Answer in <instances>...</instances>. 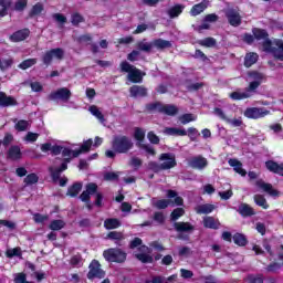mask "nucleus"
<instances>
[{
	"instance_id": "12",
	"label": "nucleus",
	"mask_w": 283,
	"mask_h": 283,
	"mask_svg": "<svg viewBox=\"0 0 283 283\" xmlns=\"http://www.w3.org/2000/svg\"><path fill=\"white\" fill-rule=\"evenodd\" d=\"M70 96H72V93L70 92V90L63 87L51 93L49 98L50 101H70Z\"/></svg>"
},
{
	"instance_id": "29",
	"label": "nucleus",
	"mask_w": 283,
	"mask_h": 283,
	"mask_svg": "<svg viewBox=\"0 0 283 283\" xmlns=\"http://www.w3.org/2000/svg\"><path fill=\"white\" fill-rule=\"evenodd\" d=\"M239 213H241V216H254L255 211H253V208H251L249 205L242 203L239 207Z\"/></svg>"
},
{
	"instance_id": "40",
	"label": "nucleus",
	"mask_w": 283,
	"mask_h": 283,
	"mask_svg": "<svg viewBox=\"0 0 283 283\" xmlns=\"http://www.w3.org/2000/svg\"><path fill=\"white\" fill-rule=\"evenodd\" d=\"M12 1L10 0H0V17H6L8 8H10Z\"/></svg>"
},
{
	"instance_id": "35",
	"label": "nucleus",
	"mask_w": 283,
	"mask_h": 283,
	"mask_svg": "<svg viewBox=\"0 0 283 283\" xmlns=\"http://www.w3.org/2000/svg\"><path fill=\"white\" fill-rule=\"evenodd\" d=\"M88 112H91V114H92L93 116H95V118H96L97 120H99L101 123H105V117H103V113H101V111L98 109V107H96V106H91V107L88 108Z\"/></svg>"
},
{
	"instance_id": "61",
	"label": "nucleus",
	"mask_w": 283,
	"mask_h": 283,
	"mask_svg": "<svg viewBox=\"0 0 283 283\" xmlns=\"http://www.w3.org/2000/svg\"><path fill=\"white\" fill-rule=\"evenodd\" d=\"M139 56H140L139 51H133L132 53L128 54L127 59L128 61H138Z\"/></svg>"
},
{
	"instance_id": "50",
	"label": "nucleus",
	"mask_w": 283,
	"mask_h": 283,
	"mask_svg": "<svg viewBox=\"0 0 283 283\" xmlns=\"http://www.w3.org/2000/svg\"><path fill=\"white\" fill-rule=\"evenodd\" d=\"M185 216V209L177 208L171 212V220H178V218H182Z\"/></svg>"
},
{
	"instance_id": "25",
	"label": "nucleus",
	"mask_w": 283,
	"mask_h": 283,
	"mask_svg": "<svg viewBox=\"0 0 283 283\" xmlns=\"http://www.w3.org/2000/svg\"><path fill=\"white\" fill-rule=\"evenodd\" d=\"M164 134H167V136H187V130L182 128H165Z\"/></svg>"
},
{
	"instance_id": "16",
	"label": "nucleus",
	"mask_w": 283,
	"mask_h": 283,
	"mask_svg": "<svg viewBox=\"0 0 283 283\" xmlns=\"http://www.w3.org/2000/svg\"><path fill=\"white\" fill-rule=\"evenodd\" d=\"M96 189H98L96 184H88L86 186V191H83L80 196L82 202H87L90 200V196H94V193H96Z\"/></svg>"
},
{
	"instance_id": "10",
	"label": "nucleus",
	"mask_w": 283,
	"mask_h": 283,
	"mask_svg": "<svg viewBox=\"0 0 283 283\" xmlns=\"http://www.w3.org/2000/svg\"><path fill=\"white\" fill-rule=\"evenodd\" d=\"M269 114H271V112L266 108L250 107L245 109L244 117L258 119L264 118V116H269Z\"/></svg>"
},
{
	"instance_id": "2",
	"label": "nucleus",
	"mask_w": 283,
	"mask_h": 283,
	"mask_svg": "<svg viewBox=\"0 0 283 283\" xmlns=\"http://www.w3.org/2000/svg\"><path fill=\"white\" fill-rule=\"evenodd\" d=\"M253 35L245 34L243 41L245 43H253V41H261L262 42V50L264 52H271L274 59L277 61H283V40L275 39L273 41L269 40V33H266L263 29H253Z\"/></svg>"
},
{
	"instance_id": "54",
	"label": "nucleus",
	"mask_w": 283,
	"mask_h": 283,
	"mask_svg": "<svg viewBox=\"0 0 283 283\" xmlns=\"http://www.w3.org/2000/svg\"><path fill=\"white\" fill-rule=\"evenodd\" d=\"M33 220H34V222H38V224H43V222H45V220H48V216L36 213L33 216Z\"/></svg>"
},
{
	"instance_id": "47",
	"label": "nucleus",
	"mask_w": 283,
	"mask_h": 283,
	"mask_svg": "<svg viewBox=\"0 0 283 283\" xmlns=\"http://www.w3.org/2000/svg\"><path fill=\"white\" fill-rule=\"evenodd\" d=\"M28 127H30V123L28 120H19L15 124V129L18 132H25V129H28Z\"/></svg>"
},
{
	"instance_id": "18",
	"label": "nucleus",
	"mask_w": 283,
	"mask_h": 283,
	"mask_svg": "<svg viewBox=\"0 0 283 283\" xmlns=\"http://www.w3.org/2000/svg\"><path fill=\"white\" fill-rule=\"evenodd\" d=\"M265 167L269 171H272V174L283 176V165H280L273 160H269L265 163Z\"/></svg>"
},
{
	"instance_id": "27",
	"label": "nucleus",
	"mask_w": 283,
	"mask_h": 283,
	"mask_svg": "<svg viewBox=\"0 0 283 283\" xmlns=\"http://www.w3.org/2000/svg\"><path fill=\"white\" fill-rule=\"evenodd\" d=\"M203 226L207 227V229H218V227H220V222L212 217H206L203 219Z\"/></svg>"
},
{
	"instance_id": "21",
	"label": "nucleus",
	"mask_w": 283,
	"mask_h": 283,
	"mask_svg": "<svg viewBox=\"0 0 283 283\" xmlns=\"http://www.w3.org/2000/svg\"><path fill=\"white\" fill-rule=\"evenodd\" d=\"M207 166V159L205 157H195L190 160V167L193 169H205Z\"/></svg>"
},
{
	"instance_id": "37",
	"label": "nucleus",
	"mask_w": 283,
	"mask_h": 283,
	"mask_svg": "<svg viewBox=\"0 0 283 283\" xmlns=\"http://www.w3.org/2000/svg\"><path fill=\"white\" fill-rule=\"evenodd\" d=\"M134 138L140 145V143H143V140H145V129L138 128V127L135 128Z\"/></svg>"
},
{
	"instance_id": "42",
	"label": "nucleus",
	"mask_w": 283,
	"mask_h": 283,
	"mask_svg": "<svg viewBox=\"0 0 283 283\" xmlns=\"http://www.w3.org/2000/svg\"><path fill=\"white\" fill-rule=\"evenodd\" d=\"M233 241L238 247H244L247 244V237H244V234L237 233L233 235Z\"/></svg>"
},
{
	"instance_id": "46",
	"label": "nucleus",
	"mask_w": 283,
	"mask_h": 283,
	"mask_svg": "<svg viewBox=\"0 0 283 283\" xmlns=\"http://www.w3.org/2000/svg\"><path fill=\"white\" fill-rule=\"evenodd\" d=\"M21 258V248H13L7 250V258Z\"/></svg>"
},
{
	"instance_id": "28",
	"label": "nucleus",
	"mask_w": 283,
	"mask_h": 283,
	"mask_svg": "<svg viewBox=\"0 0 283 283\" xmlns=\"http://www.w3.org/2000/svg\"><path fill=\"white\" fill-rule=\"evenodd\" d=\"M182 10H185V7L177 4L169 9L168 14L170 19H176L179 14H182Z\"/></svg>"
},
{
	"instance_id": "60",
	"label": "nucleus",
	"mask_w": 283,
	"mask_h": 283,
	"mask_svg": "<svg viewBox=\"0 0 283 283\" xmlns=\"http://www.w3.org/2000/svg\"><path fill=\"white\" fill-rule=\"evenodd\" d=\"M31 90L32 92H41L43 90V85H41L39 82H32Z\"/></svg>"
},
{
	"instance_id": "23",
	"label": "nucleus",
	"mask_w": 283,
	"mask_h": 283,
	"mask_svg": "<svg viewBox=\"0 0 283 283\" xmlns=\"http://www.w3.org/2000/svg\"><path fill=\"white\" fill-rule=\"evenodd\" d=\"M207 6H209V2L203 1L199 4H195L190 11V14L192 17H198V14H201V12H205L207 10Z\"/></svg>"
},
{
	"instance_id": "59",
	"label": "nucleus",
	"mask_w": 283,
	"mask_h": 283,
	"mask_svg": "<svg viewBox=\"0 0 283 283\" xmlns=\"http://www.w3.org/2000/svg\"><path fill=\"white\" fill-rule=\"evenodd\" d=\"M188 135L191 138V140H196L198 136H200V133L196 128H189Z\"/></svg>"
},
{
	"instance_id": "62",
	"label": "nucleus",
	"mask_w": 283,
	"mask_h": 283,
	"mask_svg": "<svg viewBox=\"0 0 283 283\" xmlns=\"http://www.w3.org/2000/svg\"><path fill=\"white\" fill-rule=\"evenodd\" d=\"M53 19H55L57 23H65V21H67V18L61 13L53 14Z\"/></svg>"
},
{
	"instance_id": "5",
	"label": "nucleus",
	"mask_w": 283,
	"mask_h": 283,
	"mask_svg": "<svg viewBox=\"0 0 283 283\" xmlns=\"http://www.w3.org/2000/svg\"><path fill=\"white\" fill-rule=\"evenodd\" d=\"M122 72H126L128 74L127 78L130 83H143V72L136 69L134 65L128 62L120 63Z\"/></svg>"
},
{
	"instance_id": "14",
	"label": "nucleus",
	"mask_w": 283,
	"mask_h": 283,
	"mask_svg": "<svg viewBox=\"0 0 283 283\" xmlns=\"http://www.w3.org/2000/svg\"><path fill=\"white\" fill-rule=\"evenodd\" d=\"M160 160L163 163L160 165L161 169H171L176 165V156L171 154H163Z\"/></svg>"
},
{
	"instance_id": "6",
	"label": "nucleus",
	"mask_w": 283,
	"mask_h": 283,
	"mask_svg": "<svg viewBox=\"0 0 283 283\" xmlns=\"http://www.w3.org/2000/svg\"><path fill=\"white\" fill-rule=\"evenodd\" d=\"M132 147H134V143H132L129 137L118 136L113 140V149L117 151V154H127Z\"/></svg>"
},
{
	"instance_id": "36",
	"label": "nucleus",
	"mask_w": 283,
	"mask_h": 283,
	"mask_svg": "<svg viewBox=\"0 0 283 283\" xmlns=\"http://www.w3.org/2000/svg\"><path fill=\"white\" fill-rule=\"evenodd\" d=\"M107 238H109V240H115V244H120V241L125 240V235L116 231L109 232Z\"/></svg>"
},
{
	"instance_id": "32",
	"label": "nucleus",
	"mask_w": 283,
	"mask_h": 283,
	"mask_svg": "<svg viewBox=\"0 0 283 283\" xmlns=\"http://www.w3.org/2000/svg\"><path fill=\"white\" fill-rule=\"evenodd\" d=\"M216 209L213 205H201L196 208L197 213H211Z\"/></svg>"
},
{
	"instance_id": "24",
	"label": "nucleus",
	"mask_w": 283,
	"mask_h": 283,
	"mask_svg": "<svg viewBox=\"0 0 283 283\" xmlns=\"http://www.w3.org/2000/svg\"><path fill=\"white\" fill-rule=\"evenodd\" d=\"M0 105L2 107H8L10 105H17V101L13 97L7 96L6 93H0Z\"/></svg>"
},
{
	"instance_id": "49",
	"label": "nucleus",
	"mask_w": 283,
	"mask_h": 283,
	"mask_svg": "<svg viewBox=\"0 0 283 283\" xmlns=\"http://www.w3.org/2000/svg\"><path fill=\"white\" fill-rule=\"evenodd\" d=\"M175 229H177L178 231H191L192 227L189 223L179 222L175 223Z\"/></svg>"
},
{
	"instance_id": "3",
	"label": "nucleus",
	"mask_w": 283,
	"mask_h": 283,
	"mask_svg": "<svg viewBox=\"0 0 283 283\" xmlns=\"http://www.w3.org/2000/svg\"><path fill=\"white\" fill-rule=\"evenodd\" d=\"M247 81L250 83L248 90L244 92H233L230 94V98H232V101L251 98V96H253V92H255V90L262 85V82L264 81V74L252 71L248 73Z\"/></svg>"
},
{
	"instance_id": "31",
	"label": "nucleus",
	"mask_w": 283,
	"mask_h": 283,
	"mask_svg": "<svg viewBox=\"0 0 283 283\" xmlns=\"http://www.w3.org/2000/svg\"><path fill=\"white\" fill-rule=\"evenodd\" d=\"M81 189H83V185L75 184L67 190V196H71V198H75V196H78L81 193Z\"/></svg>"
},
{
	"instance_id": "17",
	"label": "nucleus",
	"mask_w": 283,
	"mask_h": 283,
	"mask_svg": "<svg viewBox=\"0 0 283 283\" xmlns=\"http://www.w3.org/2000/svg\"><path fill=\"white\" fill-rule=\"evenodd\" d=\"M227 17H228V20H229V23L234 25V27H238L240 23H241V18H240V13H238L237 10H233V9H229L227 12H226Z\"/></svg>"
},
{
	"instance_id": "13",
	"label": "nucleus",
	"mask_w": 283,
	"mask_h": 283,
	"mask_svg": "<svg viewBox=\"0 0 283 283\" xmlns=\"http://www.w3.org/2000/svg\"><path fill=\"white\" fill-rule=\"evenodd\" d=\"M256 187L263 190L265 193H268L272 198L280 197V191L275 190L271 184L264 182L263 180H258Z\"/></svg>"
},
{
	"instance_id": "8",
	"label": "nucleus",
	"mask_w": 283,
	"mask_h": 283,
	"mask_svg": "<svg viewBox=\"0 0 283 283\" xmlns=\"http://www.w3.org/2000/svg\"><path fill=\"white\" fill-rule=\"evenodd\" d=\"M63 56H65L63 49H52L43 55L42 61L44 65H50L53 61H61Z\"/></svg>"
},
{
	"instance_id": "43",
	"label": "nucleus",
	"mask_w": 283,
	"mask_h": 283,
	"mask_svg": "<svg viewBox=\"0 0 283 283\" xmlns=\"http://www.w3.org/2000/svg\"><path fill=\"white\" fill-rule=\"evenodd\" d=\"M32 65H36V59L24 60L20 63L19 67L20 70H28L29 67H32Z\"/></svg>"
},
{
	"instance_id": "45",
	"label": "nucleus",
	"mask_w": 283,
	"mask_h": 283,
	"mask_svg": "<svg viewBox=\"0 0 283 283\" xmlns=\"http://www.w3.org/2000/svg\"><path fill=\"white\" fill-rule=\"evenodd\" d=\"M25 185H36L39 182V177L36 174H30L24 178Z\"/></svg>"
},
{
	"instance_id": "20",
	"label": "nucleus",
	"mask_w": 283,
	"mask_h": 283,
	"mask_svg": "<svg viewBox=\"0 0 283 283\" xmlns=\"http://www.w3.org/2000/svg\"><path fill=\"white\" fill-rule=\"evenodd\" d=\"M29 36H30V30L24 29L13 33L10 36V40L13 41L14 43H19V41H25Z\"/></svg>"
},
{
	"instance_id": "26",
	"label": "nucleus",
	"mask_w": 283,
	"mask_h": 283,
	"mask_svg": "<svg viewBox=\"0 0 283 283\" xmlns=\"http://www.w3.org/2000/svg\"><path fill=\"white\" fill-rule=\"evenodd\" d=\"M258 53H248L244 59L245 67H251V65H255L258 63Z\"/></svg>"
},
{
	"instance_id": "41",
	"label": "nucleus",
	"mask_w": 283,
	"mask_h": 283,
	"mask_svg": "<svg viewBox=\"0 0 283 283\" xmlns=\"http://www.w3.org/2000/svg\"><path fill=\"white\" fill-rule=\"evenodd\" d=\"M197 116L193 114H185L179 117V120L182 125H187V123H192L193 120H197Z\"/></svg>"
},
{
	"instance_id": "30",
	"label": "nucleus",
	"mask_w": 283,
	"mask_h": 283,
	"mask_svg": "<svg viewBox=\"0 0 283 283\" xmlns=\"http://www.w3.org/2000/svg\"><path fill=\"white\" fill-rule=\"evenodd\" d=\"M153 45L158 50H166V48H169L171 45V42L167 40L158 39L153 42Z\"/></svg>"
},
{
	"instance_id": "11",
	"label": "nucleus",
	"mask_w": 283,
	"mask_h": 283,
	"mask_svg": "<svg viewBox=\"0 0 283 283\" xmlns=\"http://www.w3.org/2000/svg\"><path fill=\"white\" fill-rule=\"evenodd\" d=\"M150 109H155V112H161L163 114H167L168 116H176L178 114V108L174 105H163L160 103L153 104Z\"/></svg>"
},
{
	"instance_id": "56",
	"label": "nucleus",
	"mask_w": 283,
	"mask_h": 283,
	"mask_svg": "<svg viewBox=\"0 0 283 283\" xmlns=\"http://www.w3.org/2000/svg\"><path fill=\"white\" fill-rule=\"evenodd\" d=\"M142 149L147 154V156H156V150L149 145H143Z\"/></svg>"
},
{
	"instance_id": "55",
	"label": "nucleus",
	"mask_w": 283,
	"mask_h": 283,
	"mask_svg": "<svg viewBox=\"0 0 283 283\" xmlns=\"http://www.w3.org/2000/svg\"><path fill=\"white\" fill-rule=\"evenodd\" d=\"M72 23H73V25H78V23H83V15H81L78 13H74L72 15Z\"/></svg>"
},
{
	"instance_id": "19",
	"label": "nucleus",
	"mask_w": 283,
	"mask_h": 283,
	"mask_svg": "<svg viewBox=\"0 0 283 283\" xmlns=\"http://www.w3.org/2000/svg\"><path fill=\"white\" fill-rule=\"evenodd\" d=\"M228 165H230V167H233V170L235 171V174H239V176H247V170H244V168H242V163L238 159H229L228 160Z\"/></svg>"
},
{
	"instance_id": "39",
	"label": "nucleus",
	"mask_w": 283,
	"mask_h": 283,
	"mask_svg": "<svg viewBox=\"0 0 283 283\" xmlns=\"http://www.w3.org/2000/svg\"><path fill=\"white\" fill-rule=\"evenodd\" d=\"M65 227V221L64 220H53L50 224V229L52 231H61Z\"/></svg>"
},
{
	"instance_id": "22",
	"label": "nucleus",
	"mask_w": 283,
	"mask_h": 283,
	"mask_svg": "<svg viewBox=\"0 0 283 283\" xmlns=\"http://www.w3.org/2000/svg\"><path fill=\"white\" fill-rule=\"evenodd\" d=\"M130 96L134 98H139L140 96H146L147 95V88L138 85H134L130 87Z\"/></svg>"
},
{
	"instance_id": "7",
	"label": "nucleus",
	"mask_w": 283,
	"mask_h": 283,
	"mask_svg": "<svg viewBox=\"0 0 283 283\" xmlns=\"http://www.w3.org/2000/svg\"><path fill=\"white\" fill-rule=\"evenodd\" d=\"M103 255L107 262H125L127 259V254L119 249L105 250Z\"/></svg>"
},
{
	"instance_id": "64",
	"label": "nucleus",
	"mask_w": 283,
	"mask_h": 283,
	"mask_svg": "<svg viewBox=\"0 0 283 283\" xmlns=\"http://www.w3.org/2000/svg\"><path fill=\"white\" fill-rule=\"evenodd\" d=\"M15 283H25V274L24 273H18L14 276Z\"/></svg>"
},
{
	"instance_id": "48",
	"label": "nucleus",
	"mask_w": 283,
	"mask_h": 283,
	"mask_svg": "<svg viewBox=\"0 0 283 283\" xmlns=\"http://www.w3.org/2000/svg\"><path fill=\"white\" fill-rule=\"evenodd\" d=\"M137 48H138V50H142L143 52H150L151 48H154V43L139 42Z\"/></svg>"
},
{
	"instance_id": "52",
	"label": "nucleus",
	"mask_w": 283,
	"mask_h": 283,
	"mask_svg": "<svg viewBox=\"0 0 283 283\" xmlns=\"http://www.w3.org/2000/svg\"><path fill=\"white\" fill-rule=\"evenodd\" d=\"M226 123L231 125L232 127H240L242 125V118H234V119H226Z\"/></svg>"
},
{
	"instance_id": "58",
	"label": "nucleus",
	"mask_w": 283,
	"mask_h": 283,
	"mask_svg": "<svg viewBox=\"0 0 283 283\" xmlns=\"http://www.w3.org/2000/svg\"><path fill=\"white\" fill-rule=\"evenodd\" d=\"M213 114L216 116H218L219 118H221V120H228L229 117H227V115H224V112L221 108H214Z\"/></svg>"
},
{
	"instance_id": "38",
	"label": "nucleus",
	"mask_w": 283,
	"mask_h": 283,
	"mask_svg": "<svg viewBox=\"0 0 283 283\" xmlns=\"http://www.w3.org/2000/svg\"><path fill=\"white\" fill-rule=\"evenodd\" d=\"M106 229H118L120 227V221L118 219H107L104 222Z\"/></svg>"
},
{
	"instance_id": "44",
	"label": "nucleus",
	"mask_w": 283,
	"mask_h": 283,
	"mask_svg": "<svg viewBox=\"0 0 283 283\" xmlns=\"http://www.w3.org/2000/svg\"><path fill=\"white\" fill-rule=\"evenodd\" d=\"M199 45H202L203 48H213V45H216V39L207 38L205 40H200Z\"/></svg>"
},
{
	"instance_id": "9",
	"label": "nucleus",
	"mask_w": 283,
	"mask_h": 283,
	"mask_svg": "<svg viewBox=\"0 0 283 283\" xmlns=\"http://www.w3.org/2000/svg\"><path fill=\"white\" fill-rule=\"evenodd\" d=\"M88 269H90L87 273L88 280H95V277H97L98 280H103V277H105V271L101 269V263H98V261L93 260Z\"/></svg>"
},
{
	"instance_id": "15",
	"label": "nucleus",
	"mask_w": 283,
	"mask_h": 283,
	"mask_svg": "<svg viewBox=\"0 0 283 283\" xmlns=\"http://www.w3.org/2000/svg\"><path fill=\"white\" fill-rule=\"evenodd\" d=\"M139 250L142 251V253L135 254V258H137V260H139V262H143L144 264L154 262V258H151V255L147 254V253H149V248L142 245L139 248Z\"/></svg>"
},
{
	"instance_id": "1",
	"label": "nucleus",
	"mask_w": 283,
	"mask_h": 283,
	"mask_svg": "<svg viewBox=\"0 0 283 283\" xmlns=\"http://www.w3.org/2000/svg\"><path fill=\"white\" fill-rule=\"evenodd\" d=\"M92 139H88L83 143L81 149L78 151L70 150V148H63L61 146H52L51 151L54 156H59L62 153L63 160L57 159L55 161V166L50 168L51 176L53 180L56 182L59 178H61V172L67 169V163L72 160V158H76L78 154H83L85 151H90V147H92Z\"/></svg>"
},
{
	"instance_id": "57",
	"label": "nucleus",
	"mask_w": 283,
	"mask_h": 283,
	"mask_svg": "<svg viewBox=\"0 0 283 283\" xmlns=\"http://www.w3.org/2000/svg\"><path fill=\"white\" fill-rule=\"evenodd\" d=\"M209 28H211V24L207 20L203 19L202 24L198 25L196 28V30H197V32H202V30H209Z\"/></svg>"
},
{
	"instance_id": "4",
	"label": "nucleus",
	"mask_w": 283,
	"mask_h": 283,
	"mask_svg": "<svg viewBox=\"0 0 283 283\" xmlns=\"http://www.w3.org/2000/svg\"><path fill=\"white\" fill-rule=\"evenodd\" d=\"M167 198L169 199H151L153 207H156L157 209H167V207L171 205H182V199L178 197V193L174 190L167 191Z\"/></svg>"
},
{
	"instance_id": "33",
	"label": "nucleus",
	"mask_w": 283,
	"mask_h": 283,
	"mask_svg": "<svg viewBox=\"0 0 283 283\" xmlns=\"http://www.w3.org/2000/svg\"><path fill=\"white\" fill-rule=\"evenodd\" d=\"M254 202L255 205H258V207H262V209H269V203L266 202V199L262 195H255Z\"/></svg>"
},
{
	"instance_id": "51",
	"label": "nucleus",
	"mask_w": 283,
	"mask_h": 283,
	"mask_svg": "<svg viewBox=\"0 0 283 283\" xmlns=\"http://www.w3.org/2000/svg\"><path fill=\"white\" fill-rule=\"evenodd\" d=\"M38 138H39V134L28 133L27 136L24 137V140H27V143H35V140H38Z\"/></svg>"
},
{
	"instance_id": "53",
	"label": "nucleus",
	"mask_w": 283,
	"mask_h": 283,
	"mask_svg": "<svg viewBox=\"0 0 283 283\" xmlns=\"http://www.w3.org/2000/svg\"><path fill=\"white\" fill-rule=\"evenodd\" d=\"M147 138L150 143H153V145H158V143H160V138H158L154 132H149Z\"/></svg>"
},
{
	"instance_id": "34",
	"label": "nucleus",
	"mask_w": 283,
	"mask_h": 283,
	"mask_svg": "<svg viewBox=\"0 0 283 283\" xmlns=\"http://www.w3.org/2000/svg\"><path fill=\"white\" fill-rule=\"evenodd\" d=\"M9 158L11 160H19L21 158V148L13 146L9 149Z\"/></svg>"
},
{
	"instance_id": "63",
	"label": "nucleus",
	"mask_w": 283,
	"mask_h": 283,
	"mask_svg": "<svg viewBox=\"0 0 283 283\" xmlns=\"http://www.w3.org/2000/svg\"><path fill=\"white\" fill-rule=\"evenodd\" d=\"M219 196L222 200H229V198L233 196V191L228 190V191L219 192Z\"/></svg>"
}]
</instances>
